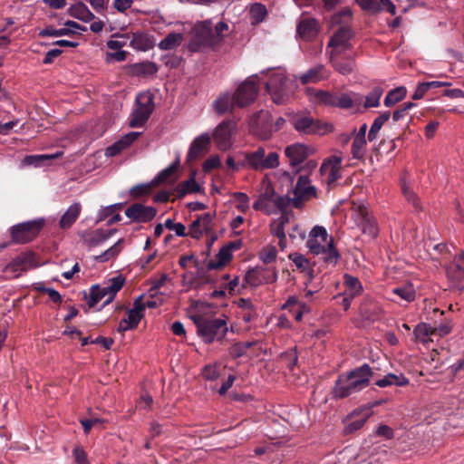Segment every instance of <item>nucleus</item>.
Wrapping results in <instances>:
<instances>
[{
	"label": "nucleus",
	"instance_id": "ea45409f",
	"mask_svg": "<svg viewBox=\"0 0 464 464\" xmlns=\"http://www.w3.org/2000/svg\"><path fill=\"white\" fill-rule=\"evenodd\" d=\"M123 239H119L112 246L102 252L101 255L96 256V261L103 263L115 258L123 249Z\"/></svg>",
	"mask_w": 464,
	"mask_h": 464
},
{
	"label": "nucleus",
	"instance_id": "5fc2aeb1",
	"mask_svg": "<svg viewBox=\"0 0 464 464\" xmlns=\"http://www.w3.org/2000/svg\"><path fill=\"white\" fill-rule=\"evenodd\" d=\"M264 273H266V271L263 268H256L248 271L245 279L248 285L257 286L262 284L261 276H263Z\"/></svg>",
	"mask_w": 464,
	"mask_h": 464
},
{
	"label": "nucleus",
	"instance_id": "0eeeda50",
	"mask_svg": "<svg viewBox=\"0 0 464 464\" xmlns=\"http://www.w3.org/2000/svg\"><path fill=\"white\" fill-rule=\"evenodd\" d=\"M247 168L256 171L276 169L279 166V155L276 151L266 152L264 147L244 153Z\"/></svg>",
	"mask_w": 464,
	"mask_h": 464
},
{
	"label": "nucleus",
	"instance_id": "79ce46f5",
	"mask_svg": "<svg viewBox=\"0 0 464 464\" xmlns=\"http://www.w3.org/2000/svg\"><path fill=\"white\" fill-rule=\"evenodd\" d=\"M390 111H384L373 121L368 133V140L370 141H372L377 138L379 130L382 129L383 124L390 119Z\"/></svg>",
	"mask_w": 464,
	"mask_h": 464
},
{
	"label": "nucleus",
	"instance_id": "4d7b16f0",
	"mask_svg": "<svg viewBox=\"0 0 464 464\" xmlns=\"http://www.w3.org/2000/svg\"><path fill=\"white\" fill-rule=\"evenodd\" d=\"M401 190H402V193H403L404 197L406 198V199L409 202H411L415 208H418L419 207L418 197L415 195L411 185L408 184L405 180H403L401 183Z\"/></svg>",
	"mask_w": 464,
	"mask_h": 464
},
{
	"label": "nucleus",
	"instance_id": "69168bd1",
	"mask_svg": "<svg viewBox=\"0 0 464 464\" xmlns=\"http://www.w3.org/2000/svg\"><path fill=\"white\" fill-rule=\"evenodd\" d=\"M366 420H367V416H364V417H362L360 419L352 420L351 422H349L346 425L345 432L346 433H352V432H354V431L360 430L364 425V423L366 422Z\"/></svg>",
	"mask_w": 464,
	"mask_h": 464
},
{
	"label": "nucleus",
	"instance_id": "09e8293b",
	"mask_svg": "<svg viewBox=\"0 0 464 464\" xmlns=\"http://www.w3.org/2000/svg\"><path fill=\"white\" fill-rule=\"evenodd\" d=\"M74 31H72L69 28L63 27L61 29H55L53 26H47L41 30L39 32V36L41 37H46V36H52V37H60L63 35H69L72 34H74Z\"/></svg>",
	"mask_w": 464,
	"mask_h": 464
},
{
	"label": "nucleus",
	"instance_id": "cd10ccee",
	"mask_svg": "<svg viewBox=\"0 0 464 464\" xmlns=\"http://www.w3.org/2000/svg\"><path fill=\"white\" fill-rule=\"evenodd\" d=\"M82 211V205L79 202L72 204L60 219V227L63 229L69 228L79 218Z\"/></svg>",
	"mask_w": 464,
	"mask_h": 464
},
{
	"label": "nucleus",
	"instance_id": "a211bd4d",
	"mask_svg": "<svg viewBox=\"0 0 464 464\" xmlns=\"http://www.w3.org/2000/svg\"><path fill=\"white\" fill-rule=\"evenodd\" d=\"M34 255L31 252L23 253L15 257L11 263H9L5 272L10 277H17L21 272L27 271L31 268L36 267Z\"/></svg>",
	"mask_w": 464,
	"mask_h": 464
},
{
	"label": "nucleus",
	"instance_id": "f8f14e48",
	"mask_svg": "<svg viewBox=\"0 0 464 464\" xmlns=\"http://www.w3.org/2000/svg\"><path fill=\"white\" fill-rule=\"evenodd\" d=\"M123 283L124 280L121 277H114L107 286H92L88 301L89 306L93 307L102 300L103 305L110 304L114 299L117 292L122 287Z\"/></svg>",
	"mask_w": 464,
	"mask_h": 464
},
{
	"label": "nucleus",
	"instance_id": "f704fd0d",
	"mask_svg": "<svg viewBox=\"0 0 464 464\" xmlns=\"http://www.w3.org/2000/svg\"><path fill=\"white\" fill-rule=\"evenodd\" d=\"M408 379L401 373L394 374L388 373L382 379H380L376 382V385L384 388L387 386L396 385V386H404L408 384Z\"/></svg>",
	"mask_w": 464,
	"mask_h": 464
},
{
	"label": "nucleus",
	"instance_id": "a19ab883",
	"mask_svg": "<svg viewBox=\"0 0 464 464\" xmlns=\"http://www.w3.org/2000/svg\"><path fill=\"white\" fill-rule=\"evenodd\" d=\"M199 190H200V186L198 184V182L195 180V179L193 177H191L188 180L180 182L176 187V192L179 198H182L185 195L189 194V193L198 192Z\"/></svg>",
	"mask_w": 464,
	"mask_h": 464
},
{
	"label": "nucleus",
	"instance_id": "4be33fe9",
	"mask_svg": "<svg viewBox=\"0 0 464 464\" xmlns=\"http://www.w3.org/2000/svg\"><path fill=\"white\" fill-rule=\"evenodd\" d=\"M210 140L211 136L208 132H204L196 137L189 146L187 154V160L191 161L198 159L201 153L208 147Z\"/></svg>",
	"mask_w": 464,
	"mask_h": 464
},
{
	"label": "nucleus",
	"instance_id": "393cba45",
	"mask_svg": "<svg viewBox=\"0 0 464 464\" xmlns=\"http://www.w3.org/2000/svg\"><path fill=\"white\" fill-rule=\"evenodd\" d=\"M67 13L70 16L81 20L84 23H88L95 19L94 14L82 2H78L74 5H72L67 9Z\"/></svg>",
	"mask_w": 464,
	"mask_h": 464
},
{
	"label": "nucleus",
	"instance_id": "774afa93",
	"mask_svg": "<svg viewBox=\"0 0 464 464\" xmlns=\"http://www.w3.org/2000/svg\"><path fill=\"white\" fill-rule=\"evenodd\" d=\"M289 258L300 269L305 270L308 267L309 262L303 255L292 254Z\"/></svg>",
	"mask_w": 464,
	"mask_h": 464
},
{
	"label": "nucleus",
	"instance_id": "1a4fd4ad",
	"mask_svg": "<svg viewBox=\"0 0 464 464\" xmlns=\"http://www.w3.org/2000/svg\"><path fill=\"white\" fill-rule=\"evenodd\" d=\"M266 88L274 102L282 103L292 92L293 82L286 79L283 71L277 70L271 72Z\"/></svg>",
	"mask_w": 464,
	"mask_h": 464
},
{
	"label": "nucleus",
	"instance_id": "39448f33",
	"mask_svg": "<svg viewBox=\"0 0 464 464\" xmlns=\"http://www.w3.org/2000/svg\"><path fill=\"white\" fill-rule=\"evenodd\" d=\"M194 321L198 335L206 343H211L215 340H222L228 332L227 317L207 319L200 314L191 316Z\"/></svg>",
	"mask_w": 464,
	"mask_h": 464
},
{
	"label": "nucleus",
	"instance_id": "ddd939ff",
	"mask_svg": "<svg viewBox=\"0 0 464 464\" xmlns=\"http://www.w3.org/2000/svg\"><path fill=\"white\" fill-rule=\"evenodd\" d=\"M259 80V74H253L240 84L234 93L237 107H244L254 102L258 92L256 84Z\"/></svg>",
	"mask_w": 464,
	"mask_h": 464
},
{
	"label": "nucleus",
	"instance_id": "473e14b6",
	"mask_svg": "<svg viewBox=\"0 0 464 464\" xmlns=\"http://www.w3.org/2000/svg\"><path fill=\"white\" fill-rule=\"evenodd\" d=\"M232 258V249L230 246H223L218 255L216 256L215 259L210 260L208 263V267L210 269H217L224 266L227 263L230 261Z\"/></svg>",
	"mask_w": 464,
	"mask_h": 464
},
{
	"label": "nucleus",
	"instance_id": "8fccbe9b",
	"mask_svg": "<svg viewBox=\"0 0 464 464\" xmlns=\"http://www.w3.org/2000/svg\"><path fill=\"white\" fill-rule=\"evenodd\" d=\"M386 456L387 450L380 448L373 449L368 458L362 461V464H383Z\"/></svg>",
	"mask_w": 464,
	"mask_h": 464
},
{
	"label": "nucleus",
	"instance_id": "052dcab7",
	"mask_svg": "<svg viewBox=\"0 0 464 464\" xmlns=\"http://www.w3.org/2000/svg\"><path fill=\"white\" fill-rule=\"evenodd\" d=\"M119 207L120 204H113L102 208L98 212L97 221L101 222L105 220L107 218L111 217L115 212V209Z\"/></svg>",
	"mask_w": 464,
	"mask_h": 464
},
{
	"label": "nucleus",
	"instance_id": "412c9836",
	"mask_svg": "<svg viewBox=\"0 0 464 464\" xmlns=\"http://www.w3.org/2000/svg\"><path fill=\"white\" fill-rule=\"evenodd\" d=\"M140 135V132L130 131L105 150L106 157H114L130 147Z\"/></svg>",
	"mask_w": 464,
	"mask_h": 464
},
{
	"label": "nucleus",
	"instance_id": "c9c22d12",
	"mask_svg": "<svg viewBox=\"0 0 464 464\" xmlns=\"http://www.w3.org/2000/svg\"><path fill=\"white\" fill-rule=\"evenodd\" d=\"M131 72L136 76L153 75L158 72V67L153 62H143L131 65Z\"/></svg>",
	"mask_w": 464,
	"mask_h": 464
},
{
	"label": "nucleus",
	"instance_id": "2f4dec72",
	"mask_svg": "<svg viewBox=\"0 0 464 464\" xmlns=\"http://www.w3.org/2000/svg\"><path fill=\"white\" fill-rule=\"evenodd\" d=\"M130 45L135 50L145 52L153 46V43L148 34L137 32L132 34Z\"/></svg>",
	"mask_w": 464,
	"mask_h": 464
},
{
	"label": "nucleus",
	"instance_id": "f03ea898",
	"mask_svg": "<svg viewBox=\"0 0 464 464\" xmlns=\"http://www.w3.org/2000/svg\"><path fill=\"white\" fill-rule=\"evenodd\" d=\"M229 33L227 23L219 21L214 24L212 20L198 22L192 28L191 48L218 47Z\"/></svg>",
	"mask_w": 464,
	"mask_h": 464
},
{
	"label": "nucleus",
	"instance_id": "c03bdc74",
	"mask_svg": "<svg viewBox=\"0 0 464 464\" xmlns=\"http://www.w3.org/2000/svg\"><path fill=\"white\" fill-rule=\"evenodd\" d=\"M366 139L355 137L353 138L351 152L353 159L361 160L366 153Z\"/></svg>",
	"mask_w": 464,
	"mask_h": 464
},
{
	"label": "nucleus",
	"instance_id": "f3484780",
	"mask_svg": "<svg viewBox=\"0 0 464 464\" xmlns=\"http://www.w3.org/2000/svg\"><path fill=\"white\" fill-rule=\"evenodd\" d=\"M314 153L315 149L314 147L300 142L290 144L285 148V156L290 166L297 169L308 156Z\"/></svg>",
	"mask_w": 464,
	"mask_h": 464
},
{
	"label": "nucleus",
	"instance_id": "7ed1b4c3",
	"mask_svg": "<svg viewBox=\"0 0 464 464\" xmlns=\"http://www.w3.org/2000/svg\"><path fill=\"white\" fill-rule=\"evenodd\" d=\"M372 372L368 364H363L345 375H341L333 389L334 398L342 399L365 389Z\"/></svg>",
	"mask_w": 464,
	"mask_h": 464
},
{
	"label": "nucleus",
	"instance_id": "6ab92c4d",
	"mask_svg": "<svg viewBox=\"0 0 464 464\" xmlns=\"http://www.w3.org/2000/svg\"><path fill=\"white\" fill-rule=\"evenodd\" d=\"M125 215L131 221L146 223L155 218L157 215V209L151 206H144L140 203H135L125 210Z\"/></svg>",
	"mask_w": 464,
	"mask_h": 464
},
{
	"label": "nucleus",
	"instance_id": "bb28decb",
	"mask_svg": "<svg viewBox=\"0 0 464 464\" xmlns=\"http://www.w3.org/2000/svg\"><path fill=\"white\" fill-rule=\"evenodd\" d=\"M237 106L234 94L225 92L221 94L214 102L213 107L218 114H224L231 111Z\"/></svg>",
	"mask_w": 464,
	"mask_h": 464
},
{
	"label": "nucleus",
	"instance_id": "0e129e2a",
	"mask_svg": "<svg viewBox=\"0 0 464 464\" xmlns=\"http://www.w3.org/2000/svg\"><path fill=\"white\" fill-rule=\"evenodd\" d=\"M201 224L197 218L194 220L191 225L189 226L188 234L195 238H198L203 235L204 232H207V230L203 227H201Z\"/></svg>",
	"mask_w": 464,
	"mask_h": 464
},
{
	"label": "nucleus",
	"instance_id": "3c124183",
	"mask_svg": "<svg viewBox=\"0 0 464 464\" xmlns=\"http://www.w3.org/2000/svg\"><path fill=\"white\" fill-rule=\"evenodd\" d=\"M61 155H62L61 152H57L55 154H51V155H30V156H26L24 159V164L28 165V166L34 165L37 167L44 160L55 159Z\"/></svg>",
	"mask_w": 464,
	"mask_h": 464
},
{
	"label": "nucleus",
	"instance_id": "f257e3e1",
	"mask_svg": "<svg viewBox=\"0 0 464 464\" xmlns=\"http://www.w3.org/2000/svg\"><path fill=\"white\" fill-rule=\"evenodd\" d=\"M353 14L350 8L345 7L339 13L333 15L331 19V25L340 27L334 33L326 47V53L328 56L339 55L353 52V45L351 40L353 38V32L349 27V23L352 21Z\"/></svg>",
	"mask_w": 464,
	"mask_h": 464
},
{
	"label": "nucleus",
	"instance_id": "6e6d98bb",
	"mask_svg": "<svg viewBox=\"0 0 464 464\" xmlns=\"http://www.w3.org/2000/svg\"><path fill=\"white\" fill-rule=\"evenodd\" d=\"M155 183L153 181L150 183L139 184L131 188L130 193L134 198H139L150 193Z\"/></svg>",
	"mask_w": 464,
	"mask_h": 464
},
{
	"label": "nucleus",
	"instance_id": "6e6552de",
	"mask_svg": "<svg viewBox=\"0 0 464 464\" xmlns=\"http://www.w3.org/2000/svg\"><path fill=\"white\" fill-rule=\"evenodd\" d=\"M291 124L296 131L305 135H325L334 130V126L328 122L314 120L304 114H295L291 118Z\"/></svg>",
	"mask_w": 464,
	"mask_h": 464
},
{
	"label": "nucleus",
	"instance_id": "680f3d73",
	"mask_svg": "<svg viewBox=\"0 0 464 464\" xmlns=\"http://www.w3.org/2000/svg\"><path fill=\"white\" fill-rule=\"evenodd\" d=\"M284 226H285V218H282L278 221L272 223V225H271L272 234L274 236L277 237L278 239H282L283 237H285Z\"/></svg>",
	"mask_w": 464,
	"mask_h": 464
},
{
	"label": "nucleus",
	"instance_id": "20e7f679",
	"mask_svg": "<svg viewBox=\"0 0 464 464\" xmlns=\"http://www.w3.org/2000/svg\"><path fill=\"white\" fill-rule=\"evenodd\" d=\"M306 246L314 255H322L325 262L336 264L339 253L334 246L333 237L328 236L326 229L315 226L310 232Z\"/></svg>",
	"mask_w": 464,
	"mask_h": 464
},
{
	"label": "nucleus",
	"instance_id": "37998d69",
	"mask_svg": "<svg viewBox=\"0 0 464 464\" xmlns=\"http://www.w3.org/2000/svg\"><path fill=\"white\" fill-rule=\"evenodd\" d=\"M413 334L415 338L421 343L431 341L430 337L433 336L432 325L420 324L414 328Z\"/></svg>",
	"mask_w": 464,
	"mask_h": 464
},
{
	"label": "nucleus",
	"instance_id": "603ef678",
	"mask_svg": "<svg viewBox=\"0 0 464 464\" xmlns=\"http://www.w3.org/2000/svg\"><path fill=\"white\" fill-rule=\"evenodd\" d=\"M233 198L235 201V206L237 210L242 213H245L249 208V198L246 193L243 192H235L233 193Z\"/></svg>",
	"mask_w": 464,
	"mask_h": 464
},
{
	"label": "nucleus",
	"instance_id": "4468645a",
	"mask_svg": "<svg viewBox=\"0 0 464 464\" xmlns=\"http://www.w3.org/2000/svg\"><path fill=\"white\" fill-rule=\"evenodd\" d=\"M44 226V220H32L15 225L11 229L13 240L16 243H26L33 240Z\"/></svg>",
	"mask_w": 464,
	"mask_h": 464
},
{
	"label": "nucleus",
	"instance_id": "a878e982",
	"mask_svg": "<svg viewBox=\"0 0 464 464\" xmlns=\"http://www.w3.org/2000/svg\"><path fill=\"white\" fill-rule=\"evenodd\" d=\"M447 276L453 283L464 280V255L455 257L454 261L447 267Z\"/></svg>",
	"mask_w": 464,
	"mask_h": 464
},
{
	"label": "nucleus",
	"instance_id": "423d86ee",
	"mask_svg": "<svg viewBox=\"0 0 464 464\" xmlns=\"http://www.w3.org/2000/svg\"><path fill=\"white\" fill-rule=\"evenodd\" d=\"M314 195L315 188L310 185L308 178L306 176H300L293 192L291 194L289 193L286 198L277 197L275 199V203L279 208H284L288 204H291L295 208H301L304 200Z\"/></svg>",
	"mask_w": 464,
	"mask_h": 464
},
{
	"label": "nucleus",
	"instance_id": "e2e57ef3",
	"mask_svg": "<svg viewBox=\"0 0 464 464\" xmlns=\"http://www.w3.org/2000/svg\"><path fill=\"white\" fill-rule=\"evenodd\" d=\"M202 375L206 380L214 381L216 380L219 373L218 372L217 364H209L204 367L202 371Z\"/></svg>",
	"mask_w": 464,
	"mask_h": 464
},
{
	"label": "nucleus",
	"instance_id": "aec40b11",
	"mask_svg": "<svg viewBox=\"0 0 464 464\" xmlns=\"http://www.w3.org/2000/svg\"><path fill=\"white\" fill-rule=\"evenodd\" d=\"M328 57L334 69L343 75L352 73L355 68V60L353 52Z\"/></svg>",
	"mask_w": 464,
	"mask_h": 464
},
{
	"label": "nucleus",
	"instance_id": "2eb2a0df",
	"mask_svg": "<svg viewBox=\"0 0 464 464\" xmlns=\"http://www.w3.org/2000/svg\"><path fill=\"white\" fill-rule=\"evenodd\" d=\"M237 124L233 121H225L218 124L212 133V139L218 148L228 150L232 145V137L236 133Z\"/></svg>",
	"mask_w": 464,
	"mask_h": 464
},
{
	"label": "nucleus",
	"instance_id": "338daca9",
	"mask_svg": "<svg viewBox=\"0 0 464 464\" xmlns=\"http://www.w3.org/2000/svg\"><path fill=\"white\" fill-rule=\"evenodd\" d=\"M221 166V160L218 156H211L205 160L203 163V170L208 172L213 169L218 168Z\"/></svg>",
	"mask_w": 464,
	"mask_h": 464
},
{
	"label": "nucleus",
	"instance_id": "c85d7f7f",
	"mask_svg": "<svg viewBox=\"0 0 464 464\" xmlns=\"http://www.w3.org/2000/svg\"><path fill=\"white\" fill-rule=\"evenodd\" d=\"M362 98L356 93L353 94H347V93H342V94H334V102L332 106L343 108V109H349L352 108L354 104H360Z\"/></svg>",
	"mask_w": 464,
	"mask_h": 464
},
{
	"label": "nucleus",
	"instance_id": "b1692460",
	"mask_svg": "<svg viewBox=\"0 0 464 464\" xmlns=\"http://www.w3.org/2000/svg\"><path fill=\"white\" fill-rule=\"evenodd\" d=\"M329 77V71L322 64L316 65L300 76L303 84L315 83Z\"/></svg>",
	"mask_w": 464,
	"mask_h": 464
},
{
	"label": "nucleus",
	"instance_id": "bf43d9fd",
	"mask_svg": "<svg viewBox=\"0 0 464 464\" xmlns=\"http://www.w3.org/2000/svg\"><path fill=\"white\" fill-rule=\"evenodd\" d=\"M127 52L126 51H115L113 53L108 52L105 56V62L107 63H112L115 62H123L126 60Z\"/></svg>",
	"mask_w": 464,
	"mask_h": 464
},
{
	"label": "nucleus",
	"instance_id": "dca6fc26",
	"mask_svg": "<svg viewBox=\"0 0 464 464\" xmlns=\"http://www.w3.org/2000/svg\"><path fill=\"white\" fill-rule=\"evenodd\" d=\"M343 156L341 152L326 158L320 168V171L328 185L336 182L342 176Z\"/></svg>",
	"mask_w": 464,
	"mask_h": 464
},
{
	"label": "nucleus",
	"instance_id": "9b49d317",
	"mask_svg": "<svg viewBox=\"0 0 464 464\" xmlns=\"http://www.w3.org/2000/svg\"><path fill=\"white\" fill-rule=\"evenodd\" d=\"M153 109L154 102L150 93H140L136 98L135 109L130 115V126L132 128L141 127L150 118Z\"/></svg>",
	"mask_w": 464,
	"mask_h": 464
},
{
	"label": "nucleus",
	"instance_id": "58836bf2",
	"mask_svg": "<svg viewBox=\"0 0 464 464\" xmlns=\"http://www.w3.org/2000/svg\"><path fill=\"white\" fill-rule=\"evenodd\" d=\"M113 233L114 230L105 233L101 229H97L86 235L84 241L89 246H97L105 242Z\"/></svg>",
	"mask_w": 464,
	"mask_h": 464
},
{
	"label": "nucleus",
	"instance_id": "49530a36",
	"mask_svg": "<svg viewBox=\"0 0 464 464\" xmlns=\"http://www.w3.org/2000/svg\"><path fill=\"white\" fill-rule=\"evenodd\" d=\"M277 256L276 247L273 245H266L258 253L259 259L265 264H271Z\"/></svg>",
	"mask_w": 464,
	"mask_h": 464
},
{
	"label": "nucleus",
	"instance_id": "a18cd8bd",
	"mask_svg": "<svg viewBox=\"0 0 464 464\" xmlns=\"http://www.w3.org/2000/svg\"><path fill=\"white\" fill-rule=\"evenodd\" d=\"M383 93L381 87L373 88L365 97L364 108H375L380 105V100Z\"/></svg>",
	"mask_w": 464,
	"mask_h": 464
},
{
	"label": "nucleus",
	"instance_id": "9d476101",
	"mask_svg": "<svg viewBox=\"0 0 464 464\" xmlns=\"http://www.w3.org/2000/svg\"><path fill=\"white\" fill-rule=\"evenodd\" d=\"M353 219L364 235L375 238L379 234V228L374 217L369 211L363 202H353Z\"/></svg>",
	"mask_w": 464,
	"mask_h": 464
},
{
	"label": "nucleus",
	"instance_id": "e433bc0d",
	"mask_svg": "<svg viewBox=\"0 0 464 464\" xmlns=\"http://www.w3.org/2000/svg\"><path fill=\"white\" fill-rule=\"evenodd\" d=\"M183 39L181 33H170L159 43L158 46L164 51L173 50L181 44Z\"/></svg>",
	"mask_w": 464,
	"mask_h": 464
},
{
	"label": "nucleus",
	"instance_id": "7c9ffc66",
	"mask_svg": "<svg viewBox=\"0 0 464 464\" xmlns=\"http://www.w3.org/2000/svg\"><path fill=\"white\" fill-rule=\"evenodd\" d=\"M144 316V306L141 304V296H138L133 303V307L129 309L124 317L131 325L138 326Z\"/></svg>",
	"mask_w": 464,
	"mask_h": 464
},
{
	"label": "nucleus",
	"instance_id": "5701e85b",
	"mask_svg": "<svg viewBox=\"0 0 464 464\" xmlns=\"http://www.w3.org/2000/svg\"><path fill=\"white\" fill-rule=\"evenodd\" d=\"M318 30L316 20L310 17L301 18L296 27L297 34L304 40H311L315 37Z\"/></svg>",
	"mask_w": 464,
	"mask_h": 464
},
{
	"label": "nucleus",
	"instance_id": "72a5a7b5",
	"mask_svg": "<svg viewBox=\"0 0 464 464\" xmlns=\"http://www.w3.org/2000/svg\"><path fill=\"white\" fill-rule=\"evenodd\" d=\"M179 166V160H176L173 163H171L168 168L161 170L158 176L155 178L153 182L156 184L163 183V182H173L176 180L174 177L176 171L178 170Z\"/></svg>",
	"mask_w": 464,
	"mask_h": 464
},
{
	"label": "nucleus",
	"instance_id": "864d4df0",
	"mask_svg": "<svg viewBox=\"0 0 464 464\" xmlns=\"http://www.w3.org/2000/svg\"><path fill=\"white\" fill-rule=\"evenodd\" d=\"M250 14L255 23H260L266 15V8L264 5L256 3L250 8Z\"/></svg>",
	"mask_w": 464,
	"mask_h": 464
},
{
	"label": "nucleus",
	"instance_id": "4c0bfd02",
	"mask_svg": "<svg viewBox=\"0 0 464 464\" xmlns=\"http://www.w3.org/2000/svg\"><path fill=\"white\" fill-rule=\"evenodd\" d=\"M392 293L408 303L414 301L416 297V291L411 283H406L402 285L394 287L392 289Z\"/></svg>",
	"mask_w": 464,
	"mask_h": 464
},
{
	"label": "nucleus",
	"instance_id": "de8ad7c7",
	"mask_svg": "<svg viewBox=\"0 0 464 464\" xmlns=\"http://www.w3.org/2000/svg\"><path fill=\"white\" fill-rule=\"evenodd\" d=\"M406 95V89L404 87H398L388 92L384 99V104L387 107L392 106L398 102L401 101Z\"/></svg>",
	"mask_w": 464,
	"mask_h": 464
},
{
	"label": "nucleus",
	"instance_id": "13d9d810",
	"mask_svg": "<svg viewBox=\"0 0 464 464\" xmlns=\"http://www.w3.org/2000/svg\"><path fill=\"white\" fill-rule=\"evenodd\" d=\"M334 94L324 91H315L314 100L317 102H322L326 105H333Z\"/></svg>",
	"mask_w": 464,
	"mask_h": 464
},
{
	"label": "nucleus",
	"instance_id": "c756f323",
	"mask_svg": "<svg viewBox=\"0 0 464 464\" xmlns=\"http://www.w3.org/2000/svg\"><path fill=\"white\" fill-rule=\"evenodd\" d=\"M343 285L344 292L343 295H349L350 297H355L362 294V285L357 277L351 275L345 274L343 276Z\"/></svg>",
	"mask_w": 464,
	"mask_h": 464
}]
</instances>
